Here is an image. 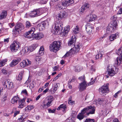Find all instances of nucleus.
Listing matches in <instances>:
<instances>
[{"mask_svg":"<svg viewBox=\"0 0 122 122\" xmlns=\"http://www.w3.org/2000/svg\"><path fill=\"white\" fill-rule=\"evenodd\" d=\"M25 121V119L23 118V117L21 116L20 118H19L18 120V122H22Z\"/></svg>","mask_w":122,"mask_h":122,"instance_id":"46","label":"nucleus"},{"mask_svg":"<svg viewBox=\"0 0 122 122\" xmlns=\"http://www.w3.org/2000/svg\"><path fill=\"white\" fill-rule=\"evenodd\" d=\"M76 38L75 36H72L71 39L68 42V45L71 46L72 45L74 46L76 42Z\"/></svg>","mask_w":122,"mask_h":122,"instance_id":"18","label":"nucleus"},{"mask_svg":"<svg viewBox=\"0 0 122 122\" xmlns=\"http://www.w3.org/2000/svg\"><path fill=\"white\" fill-rule=\"evenodd\" d=\"M90 70L92 72H93L94 71H95V69L94 66H91L90 68Z\"/></svg>","mask_w":122,"mask_h":122,"instance_id":"53","label":"nucleus"},{"mask_svg":"<svg viewBox=\"0 0 122 122\" xmlns=\"http://www.w3.org/2000/svg\"><path fill=\"white\" fill-rule=\"evenodd\" d=\"M1 71L5 75L7 74V71L4 68H3L1 70Z\"/></svg>","mask_w":122,"mask_h":122,"instance_id":"52","label":"nucleus"},{"mask_svg":"<svg viewBox=\"0 0 122 122\" xmlns=\"http://www.w3.org/2000/svg\"><path fill=\"white\" fill-rule=\"evenodd\" d=\"M41 59V57L40 56H37L35 58V60L36 61L38 62L40 61Z\"/></svg>","mask_w":122,"mask_h":122,"instance_id":"55","label":"nucleus"},{"mask_svg":"<svg viewBox=\"0 0 122 122\" xmlns=\"http://www.w3.org/2000/svg\"><path fill=\"white\" fill-rule=\"evenodd\" d=\"M41 23L38 24L37 25V27H39V29H41V30H43L44 29V26L43 25H41Z\"/></svg>","mask_w":122,"mask_h":122,"instance_id":"48","label":"nucleus"},{"mask_svg":"<svg viewBox=\"0 0 122 122\" xmlns=\"http://www.w3.org/2000/svg\"><path fill=\"white\" fill-rule=\"evenodd\" d=\"M53 99V97L50 96L44 100L41 105V108L42 109L46 108L51 105V102Z\"/></svg>","mask_w":122,"mask_h":122,"instance_id":"3","label":"nucleus"},{"mask_svg":"<svg viewBox=\"0 0 122 122\" xmlns=\"http://www.w3.org/2000/svg\"><path fill=\"white\" fill-rule=\"evenodd\" d=\"M24 73V71H21L19 73L18 76L17 80L19 81H20L22 80V76Z\"/></svg>","mask_w":122,"mask_h":122,"instance_id":"28","label":"nucleus"},{"mask_svg":"<svg viewBox=\"0 0 122 122\" xmlns=\"http://www.w3.org/2000/svg\"><path fill=\"white\" fill-rule=\"evenodd\" d=\"M20 44L19 42L14 41L10 46V50L12 52H16L20 47Z\"/></svg>","mask_w":122,"mask_h":122,"instance_id":"10","label":"nucleus"},{"mask_svg":"<svg viewBox=\"0 0 122 122\" xmlns=\"http://www.w3.org/2000/svg\"><path fill=\"white\" fill-rule=\"evenodd\" d=\"M48 110L49 111V112L52 113H54L55 111V110L54 109L52 110L51 109H48Z\"/></svg>","mask_w":122,"mask_h":122,"instance_id":"56","label":"nucleus"},{"mask_svg":"<svg viewBox=\"0 0 122 122\" xmlns=\"http://www.w3.org/2000/svg\"><path fill=\"white\" fill-rule=\"evenodd\" d=\"M9 25L10 28H11L14 26L15 24L14 23H11L9 24Z\"/></svg>","mask_w":122,"mask_h":122,"instance_id":"60","label":"nucleus"},{"mask_svg":"<svg viewBox=\"0 0 122 122\" xmlns=\"http://www.w3.org/2000/svg\"><path fill=\"white\" fill-rule=\"evenodd\" d=\"M21 60V59L19 58H16L15 59H13L12 61L16 65Z\"/></svg>","mask_w":122,"mask_h":122,"instance_id":"29","label":"nucleus"},{"mask_svg":"<svg viewBox=\"0 0 122 122\" xmlns=\"http://www.w3.org/2000/svg\"><path fill=\"white\" fill-rule=\"evenodd\" d=\"M74 70L76 72H79L82 69V67L79 65L74 66Z\"/></svg>","mask_w":122,"mask_h":122,"instance_id":"26","label":"nucleus"},{"mask_svg":"<svg viewBox=\"0 0 122 122\" xmlns=\"http://www.w3.org/2000/svg\"><path fill=\"white\" fill-rule=\"evenodd\" d=\"M16 65L14 63V62L12 61V62L10 63V66L11 67H13L14 66Z\"/></svg>","mask_w":122,"mask_h":122,"instance_id":"59","label":"nucleus"},{"mask_svg":"<svg viewBox=\"0 0 122 122\" xmlns=\"http://www.w3.org/2000/svg\"><path fill=\"white\" fill-rule=\"evenodd\" d=\"M7 61L6 60H2L0 61V67L3 66L5 64V63Z\"/></svg>","mask_w":122,"mask_h":122,"instance_id":"41","label":"nucleus"},{"mask_svg":"<svg viewBox=\"0 0 122 122\" xmlns=\"http://www.w3.org/2000/svg\"><path fill=\"white\" fill-rule=\"evenodd\" d=\"M71 98H69L68 99V103L69 104L73 105L75 103V101H72L71 100Z\"/></svg>","mask_w":122,"mask_h":122,"instance_id":"45","label":"nucleus"},{"mask_svg":"<svg viewBox=\"0 0 122 122\" xmlns=\"http://www.w3.org/2000/svg\"><path fill=\"white\" fill-rule=\"evenodd\" d=\"M20 65L21 67L24 68L26 67V66L25 64V63L23 61L20 63Z\"/></svg>","mask_w":122,"mask_h":122,"instance_id":"51","label":"nucleus"},{"mask_svg":"<svg viewBox=\"0 0 122 122\" xmlns=\"http://www.w3.org/2000/svg\"><path fill=\"white\" fill-rule=\"evenodd\" d=\"M19 99V98L17 96H14L11 99V101L12 103L14 104L15 103H17Z\"/></svg>","mask_w":122,"mask_h":122,"instance_id":"25","label":"nucleus"},{"mask_svg":"<svg viewBox=\"0 0 122 122\" xmlns=\"http://www.w3.org/2000/svg\"><path fill=\"white\" fill-rule=\"evenodd\" d=\"M73 48L70 50V55H74L78 52L80 50V46L79 45H76L74 46Z\"/></svg>","mask_w":122,"mask_h":122,"instance_id":"12","label":"nucleus"},{"mask_svg":"<svg viewBox=\"0 0 122 122\" xmlns=\"http://www.w3.org/2000/svg\"><path fill=\"white\" fill-rule=\"evenodd\" d=\"M88 85L86 84V82L84 81L80 84L79 89L80 91H82L85 90Z\"/></svg>","mask_w":122,"mask_h":122,"instance_id":"16","label":"nucleus"},{"mask_svg":"<svg viewBox=\"0 0 122 122\" xmlns=\"http://www.w3.org/2000/svg\"><path fill=\"white\" fill-rule=\"evenodd\" d=\"M118 55H120L119 58L118 57L117 58L115 61V63L118 65H119L120 63H122V46L119 49L118 51Z\"/></svg>","mask_w":122,"mask_h":122,"instance_id":"11","label":"nucleus"},{"mask_svg":"<svg viewBox=\"0 0 122 122\" xmlns=\"http://www.w3.org/2000/svg\"><path fill=\"white\" fill-rule=\"evenodd\" d=\"M118 14H122V8H121L119 10L118 12L117 13Z\"/></svg>","mask_w":122,"mask_h":122,"instance_id":"64","label":"nucleus"},{"mask_svg":"<svg viewBox=\"0 0 122 122\" xmlns=\"http://www.w3.org/2000/svg\"><path fill=\"white\" fill-rule=\"evenodd\" d=\"M69 5L71 4H73L74 2V1L73 0H66Z\"/></svg>","mask_w":122,"mask_h":122,"instance_id":"49","label":"nucleus"},{"mask_svg":"<svg viewBox=\"0 0 122 122\" xmlns=\"http://www.w3.org/2000/svg\"><path fill=\"white\" fill-rule=\"evenodd\" d=\"M79 28L77 27V26H76V28L73 30V32L74 34H76L78 33L79 32Z\"/></svg>","mask_w":122,"mask_h":122,"instance_id":"43","label":"nucleus"},{"mask_svg":"<svg viewBox=\"0 0 122 122\" xmlns=\"http://www.w3.org/2000/svg\"><path fill=\"white\" fill-rule=\"evenodd\" d=\"M48 22L47 20H45L41 23V25H42L44 26V28H45L46 25H49Z\"/></svg>","mask_w":122,"mask_h":122,"instance_id":"36","label":"nucleus"},{"mask_svg":"<svg viewBox=\"0 0 122 122\" xmlns=\"http://www.w3.org/2000/svg\"><path fill=\"white\" fill-rule=\"evenodd\" d=\"M48 0H40L39 3L41 4H45L46 3Z\"/></svg>","mask_w":122,"mask_h":122,"instance_id":"47","label":"nucleus"},{"mask_svg":"<svg viewBox=\"0 0 122 122\" xmlns=\"http://www.w3.org/2000/svg\"><path fill=\"white\" fill-rule=\"evenodd\" d=\"M73 55H70V51H69L67 53H66L65 55L63 56L64 58H66L69 56H72Z\"/></svg>","mask_w":122,"mask_h":122,"instance_id":"50","label":"nucleus"},{"mask_svg":"<svg viewBox=\"0 0 122 122\" xmlns=\"http://www.w3.org/2000/svg\"><path fill=\"white\" fill-rule=\"evenodd\" d=\"M59 66H55L53 68V71H55L57 70L58 69H59Z\"/></svg>","mask_w":122,"mask_h":122,"instance_id":"54","label":"nucleus"},{"mask_svg":"<svg viewBox=\"0 0 122 122\" xmlns=\"http://www.w3.org/2000/svg\"><path fill=\"white\" fill-rule=\"evenodd\" d=\"M29 48H30V50L31 52L33 51L35 49L33 47V46L32 45L30 46L29 47Z\"/></svg>","mask_w":122,"mask_h":122,"instance_id":"58","label":"nucleus"},{"mask_svg":"<svg viewBox=\"0 0 122 122\" xmlns=\"http://www.w3.org/2000/svg\"><path fill=\"white\" fill-rule=\"evenodd\" d=\"M66 108V105L65 104H62L61 105L58 107L57 108V110H59L61 109V108H63L65 110Z\"/></svg>","mask_w":122,"mask_h":122,"instance_id":"30","label":"nucleus"},{"mask_svg":"<svg viewBox=\"0 0 122 122\" xmlns=\"http://www.w3.org/2000/svg\"><path fill=\"white\" fill-rule=\"evenodd\" d=\"M116 19H117V17H116V15H114L112 16V17L111 18V20L113 21H112V22H113L115 21H116L115 20Z\"/></svg>","mask_w":122,"mask_h":122,"instance_id":"57","label":"nucleus"},{"mask_svg":"<svg viewBox=\"0 0 122 122\" xmlns=\"http://www.w3.org/2000/svg\"><path fill=\"white\" fill-rule=\"evenodd\" d=\"M34 108L33 106H28L25 108V110L26 111H29Z\"/></svg>","mask_w":122,"mask_h":122,"instance_id":"34","label":"nucleus"},{"mask_svg":"<svg viewBox=\"0 0 122 122\" xmlns=\"http://www.w3.org/2000/svg\"><path fill=\"white\" fill-rule=\"evenodd\" d=\"M24 29L23 25L21 23L18 24L15 26L14 30V34H18L20 31Z\"/></svg>","mask_w":122,"mask_h":122,"instance_id":"13","label":"nucleus"},{"mask_svg":"<svg viewBox=\"0 0 122 122\" xmlns=\"http://www.w3.org/2000/svg\"><path fill=\"white\" fill-rule=\"evenodd\" d=\"M86 28V31L88 34L91 35L93 34L94 27L92 25L88 23L87 25Z\"/></svg>","mask_w":122,"mask_h":122,"instance_id":"14","label":"nucleus"},{"mask_svg":"<svg viewBox=\"0 0 122 122\" xmlns=\"http://www.w3.org/2000/svg\"><path fill=\"white\" fill-rule=\"evenodd\" d=\"M61 43L59 41H54L50 46V51L56 52L60 49Z\"/></svg>","mask_w":122,"mask_h":122,"instance_id":"4","label":"nucleus"},{"mask_svg":"<svg viewBox=\"0 0 122 122\" xmlns=\"http://www.w3.org/2000/svg\"><path fill=\"white\" fill-rule=\"evenodd\" d=\"M19 112H20L19 111H15L14 113V117H15L17 114H19Z\"/></svg>","mask_w":122,"mask_h":122,"instance_id":"62","label":"nucleus"},{"mask_svg":"<svg viewBox=\"0 0 122 122\" xmlns=\"http://www.w3.org/2000/svg\"><path fill=\"white\" fill-rule=\"evenodd\" d=\"M89 7V5L88 4L86 3L83 5L81 7L80 12L81 13H83L85 10L88 8Z\"/></svg>","mask_w":122,"mask_h":122,"instance_id":"23","label":"nucleus"},{"mask_svg":"<svg viewBox=\"0 0 122 122\" xmlns=\"http://www.w3.org/2000/svg\"><path fill=\"white\" fill-rule=\"evenodd\" d=\"M83 114L82 113V111H81V113H80L79 114H78L77 116V118L78 119H79V120H81L84 118V116L83 114Z\"/></svg>","mask_w":122,"mask_h":122,"instance_id":"33","label":"nucleus"},{"mask_svg":"<svg viewBox=\"0 0 122 122\" xmlns=\"http://www.w3.org/2000/svg\"><path fill=\"white\" fill-rule=\"evenodd\" d=\"M108 84L107 83L99 89V91L100 94L104 96L105 95L106 93L108 92Z\"/></svg>","mask_w":122,"mask_h":122,"instance_id":"9","label":"nucleus"},{"mask_svg":"<svg viewBox=\"0 0 122 122\" xmlns=\"http://www.w3.org/2000/svg\"><path fill=\"white\" fill-rule=\"evenodd\" d=\"M44 48L43 46H41L39 51V54L41 56H42L44 54Z\"/></svg>","mask_w":122,"mask_h":122,"instance_id":"27","label":"nucleus"},{"mask_svg":"<svg viewBox=\"0 0 122 122\" xmlns=\"http://www.w3.org/2000/svg\"><path fill=\"white\" fill-rule=\"evenodd\" d=\"M118 70L114 66L109 65L107 68V72L109 75L112 76L117 73Z\"/></svg>","mask_w":122,"mask_h":122,"instance_id":"5","label":"nucleus"},{"mask_svg":"<svg viewBox=\"0 0 122 122\" xmlns=\"http://www.w3.org/2000/svg\"><path fill=\"white\" fill-rule=\"evenodd\" d=\"M84 122H94V120L93 119L87 118L86 119Z\"/></svg>","mask_w":122,"mask_h":122,"instance_id":"44","label":"nucleus"},{"mask_svg":"<svg viewBox=\"0 0 122 122\" xmlns=\"http://www.w3.org/2000/svg\"><path fill=\"white\" fill-rule=\"evenodd\" d=\"M43 12V9H38L32 11L30 14V15L32 17H34L41 15Z\"/></svg>","mask_w":122,"mask_h":122,"instance_id":"8","label":"nucleus"},{"mask_svg":"<svg viewBox=\"0 0 122 122\" xmlns=\"http://www.w3.org/2000/svg\"><path fill=\"white\" fill-rule=\"evenodd\" d=\"M66 122H74L71 119L70 120L69 119H67L66 121Z\"/></svg>","mask_w":122,"mask_h":122,"instance_id":"63","label":"nucleus"},{"mask_svg":"<svg viewBox=\"0 0 122 122\" xmlns=\"http://www.w3.org/2000/svg\"><path fill=\"white\" fill-rule=\"evenodd\" d=\"M4 87L10 89L13 87V83L11 82L9 80H6L3 83Z\"/></svg>","mask_w":122,"mask_h":122,"instance_id":"15","label":"nucleus"},{"mask_svg":"<svg viewBox=\"0 0 122 122\" xmlns=\"http://www.w3.org/2000/svg\"><path fill=\"white\" fill-rule=\"evenodd\" d=\"M32 26L31 24L29 21H27L25 23V27L26 28H28Z\"/></svg>","mask_w":122,"mask_h":122,"instance_id":"38","label":"nucleus"},{"mask_svg":"<svg viewBox=\"0 0 122 122\" xmlns=\"http://www.w3.org/2000/svg\"><path fill=\"white\" fill-rule=\"evenodd\" d=\"M93 78H92L91 79V81L89 82L88 84V86H90L92 85L93 84L96 80V78H95L93 80Z\"/></svg>","mask_w":122,"mask_h":122,"instance_id":"39","label":"nucleus"},{"mask_svg":"<svg viewBox=\"0 0 122 122\" xmlns=\"http://www.w3.org/2000/svg\"><path fill=\"white\" fill-rule=\"evenodd\" d=\"M85 76H81L79 78V79L81 81H84V79L85 78Z\"/></svg>","mask_w":122,"mask_h":122,"instance_id":"61","label":"nucleus"},{"mask_svg":"<svg viewBox=\"0 0 122 122\" xmlns=\"http://www.w3.org/2000/svg\"><path fill=\"white\" fill-rule=\"evenodd\" d=\"M59 86L60 84L59 83H56L54 86V88L53 89V93H54L58 88V87Z\"/></svg>","mask_w":122,"mask_h":122,"instance_id":"32","label":"nucleus"},{"mask_svg":"<svg viewBox=\"0 0 122 122\" xmlns=\"http://www.w3.org/2000/svg\"><path fill=\"white\" fill-rule=\"evenodd\" d=\"M63 6H64L62 5V2L58 3L56 6L57 8L60 10L64 8H63Z\"/></svg>","mask_w":122,"mask_h":122,"instance_id":"35","label":"nucleus"},{"mask_svg":"<svg viewBox=\"0 0 122 122\" xmlns=\"http://www.w3.org/2000/svg\"><path fill=\"white\" fill-rule=\"evenodd\" d=\"M23 61L25 63V64L26 66H28L31 64V61H29L28 59H26L25 60H23Z\"/></svg>","mask_w":122,"mask_h":122,"instance_id":"31","label":"nucleus"},{"mask_svg":"<svg viewBox=\"0 0 122 122\" xmlns=\"http://www.w3.org/2000/svg\"><path fill=\"white\" fill-rule=\"evenodd\" d=\"M120 34L118 32L116 33L115 34H111L109 37V40L110 41H112L118 38Z\"/></svg>","mask_w":122,"mask_h":122,"instance_id":"19","label":"nucleus"},{"mask_svg":"<svg viewBox=\"0 0 122 122\" xmlns=\"http://www.w3.org/2000/svg\"><path fill=\"white\" fill-rule=\"evenodd\" d=\"M36 29L35 27H31L30 30L24 34V37L28 39H30V40L34 39L39 40L42 38L44 35L42 33H37L36 34L34 33Z\"/></svg>","mask_w":122,"mask_h":122,"instance_id":"2","label":"nucleus"},{"mask_svg":"<svg viewBox=\"0 0 122 122\" xmlns=\"http://www.w3.org/2000/svg\"><path fill=\"white\" fill-rule=\"evenodd\" d=\"M95 108L94 106H88L82 110V113L83 114H85L88 112L87 113L88 115L89 114H94L95 113Z\"/></svg>","mask_w":122,"mask_h":122,"instance_id":"7","label":"nucleus"},{"mask_svg":"<svg viewBox=\"0 0 122 122\" xmlns=\"http://www.w3.org/2000/svg\"><path fill=\"white\" fill-rule=\"evenodd\" d=\"M7 15V12L5 10H3L0 15V20H2L5 18Z\"/></svg>","mask_w":122,"mask_h":122,"instance_id":"22","label":"nucleus"},{"mask_svg":"<svg viewBox=\"0 0 122 122\" xmlns=\"http://www.w3.org/2000/svg\"><path fill=\"white\" fill-rule=\"evenodd\" d=\"M70 26L68 25L65 28L64 30H62L63 28V24L62 22L59 21L55 22L53 25L52 27L54 29L52 30V32L55 34H57L58 31H61V34L65 36L67 34L70 30Z\"/></svg>","mask_w":122,"mask_h":122,"instance_id":"1","label":"nucleus"},{"mask_svg":"<svg viewBox=\"0 0 122 122\" xmlns=\"http://www.w3.org/2000/svg\"><path fill=\"white\" fill-rule=\"evenodd\" d=\"M18 102L19 103L18 108H22L25 106L26 103L24 100H21L19 101Z\"/></svg>","mask_w":122,"mask_h":122,"instance_id":"20","label":"nucleus"},{"mask_svg":"<svg viewBox=\"0 0 122 122\" xmlns=\"http://www.w3.org/2000/svg\"><path fill=\"white\" fill-rule=\"evenodd\" d=\"M96 16L95 14H91L88 15L86 17L87 21L88 22L93 21L96 19Z\"/></svg>","mask_w":122,"mask_h":122,"instance_id":"17","label":"nucleus"},{"mask_svg":"<svg viewBox=\"0 0 122 122\" xmlns=\"http://www.w3.org/2000/svg\"><path fill=\"white\" fill-rule=\"evenodd\" d=\"M23 52L25 54H28L31 52L29 47H25L23 50Z\"/></svg>","mask_w":122,"mask_h":122,"instance_id":"24","label":"nucleus"},{"mask_svg":"<svg viewBox=\"0 0 122 122\" xmlns=\"http://www.w3.org/2000/svg\"><path fill=\"white\" fill-rule=\"evenodd\" d=\"M65 15V11L63 10H62L60 13L56 15V18L58 20H60L62 19Z\"/></svg>","mask_w":122,"mask_h":122,"instance_id":"21","label":"nucleus"},{"mask_svg":"<svg viewBox=\"0 0 122 122\" xmlns=\"http://www.w3.org/2000/svg\"><path fill=\"white\" fill-rule=\"evenodd\" d=\"M98 103L100 104H102L104 103L105 100L103 98H99L98 100Z\"/></svg>","mask_w":122,"mask_h":122,"instance_id":"37","label":"nucleus"},{"mask_svg":"<svg viewBox=\"0 0 122 122\" xmlns=\"http://www.w3.org/2000/svg\"><path fill=\"white\" fill-rule=\"evenodd\" d=\"M117 26V24L116 21L111 22L110 24L109 25L107 28V33L110 34L112 32L115 30Z\"/></svg>","mask_w":122,"mask_h":122,"instance_id":"6","label":"nucleus"},{"mask_svg":"<svg viewBox=\"0 0 122 122\" xmlns=\"http://www.w3.org/2000/svg\"><path fill=\"white\" fill-rule=\"evenodd\" d=\"M103 54L101 53L100 52L99 53L97 54V55H96V58L97 59V58H101L103 56Z\"/></svg>","mask_w":122,"mask_h":122,"instance_id":"42","label":"nucleus"},{"mask_svg":"<svg viewBox=\"0 0 122 122\" xmlns=\"http://www.w3.org/2000/svg\"><path fill=\"white\" fill-rule=\"evenodd\" d=\"M62 5L64 7H66L69 5L66 0L62 1Z\"/></svg>","mask_w":122,"mask_h":122,"instance_id":"40","label":"nucleus"}]
</instances>
